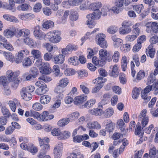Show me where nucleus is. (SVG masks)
Instances as JSON below:
<instances>
[{
  "label": "nucleus",
  "mask_w": 158,
  "mask_h": 158,
  "mask_svg": "<svg viewBox=\"0 0 158 158\" xmlns=\"http://www.w3.org/2000/svg\"><path fill=\"white\" fill-rule=\"evenodd\" d=\"M146 54L148 56L151 58H153L155 54V49L153 48V46L152 44L150 45L146 50Z\"/></svg>",
  "instance_id": "dca6fc26"
},
{
  "label": "nucleus",
  "mask_w": 158,
  "mask_h": 158,
  "mask_svg": "<svg viewBox=\"0 0 158 158\" xmlns=\"http://www.w3.org/2000/svg\"><path fill=\"white\" fill-rule=\"evenodd\" d=\"M79 116V113L76 111L69 114L67 116L70 121L76 120L78 118Z\"/></svg>",
  "instance_id": "4c0bfd02"
},
{
  "label": "nucleus",
  "mask_w": 158,
  "mask_h": 158,
  "mask_svg": "<svg viewBox=\"0 0 158 158\" xmlns=\"http://www.w3.org/2000/svg\"><path fill=\"white\" fill-rule=\"evenodd\" d=\"M120 54L118 51H115L112 56L113 61L115 63L117 62L119 59Z\"/></svg>",
  "instance_id": "8fccbe9b"
},
{
  "label": "nucleus",
  "mask_w": 158,
  "mask_h": 158,
  "mask_svg": "<svg viewBox=\"0 0 158 158\" xmlns=\"http://www.w3.org/2000/svg\"><path fill=\"white\" fill-rule=\"evenodd\" d=\"M1 111L3 115H5V117H9L11 115L9 111L5 106L2 107Z\"/></svg>",
  "instance_id": "e2e57ef3"
},
{
  "label": "nucleus",
  "mask_w": 158,
  "mask_h": 158,
  "mask_svg": "<svg viewBox=\"0 0 158 158\" xmlns=\"http://www.w3.org/2000/svg\"><path fill=\"white\" fill-rule=\"evenodd\" d=\"M146 31L153 34H158V23L156 22H150L145 24Z\"/></svg>",
  "instance_id": "20e7f679"
},
{
  "label": "nucleus",
  "mask_w": 158,
  "mask_h": 158,
  "mask_svg": "<svg viewBox=\"0 0 158 158\" xmlns=\"http://www.w3.org/2000/svg\"><path fill=\"white\" fill-rule=\"evenodd\" d=\"M8 104L10 107L13 112H15L17 106H20V103L16 98L14 99L13 100L10 101L9 102Z\"/></svg>",
  "instance_id": "ddd939ff"
},
{
  "label": "nucleus",
  "mask_w": 158,
  "mask_h": 158,
  "mask_svg": "<svg viewBox=\"0 0 158 158\" xmlns=\"http://www.w3.org/2000/svg\"><path fill=\"white\" fill-rule=\"evenodd\" d=\"M69 14V11L68 10L65 11L64 13L63 16L62 17L60 21L59 22L60 23H64L66 21L67 17Z\"/></svg>",
  "instance_id": "13d9d810"
},
{
  "label": "nucleus",
  "mask_w": 158,
  "mask_h": 158,
  "mask_svg": "<svg viewBox=\"0 0 158 158\" xmlns=\"http://www.w3.org/2000/svg\"><path fill=\"white\" fill-rule=\"evenodd\" d=\"M32 108L35 110L40 111L42 109L43 106L40 103L36 102L33 105Z\"/></svg>",
  "instance_id": "69168bd1"
},
{
  "label": "nucleus",
  "mask_w": 158,
  "mask_h": 158,
  "mask_svg": "<svg viewBox=\"0 0 158 158\" xmlns=\"http://www.w3.org/2000/svg\"><path fill=\"white\" fill-rule=\"evenodd\" d=\"M61 33L58 30H53L47 33L45 36L49 41L53 43H58L61 40L60 35Z\"/></svg>",
  "instance_id": "f03ea898"
},
{
  "label": "nucleus",
  "mask_w": 158,
  "mask_h": 158,
  "mask_svg": "<svg viewBox=\"0 0 158 158\" xmlns=\"http://www.w3.org/2000/svg\"><path fill=\"white\" fill-rule=\"evenodd\" d=\"M105 82V79L102 77H98L93 80V82L97 84V86L94 87L92 90V93L93 94L96 93L98 92L103 86L102 84Z\"/></svg>",
  "instance_id": "6e6552de"
},
{
  "label": "nucleus",
  "mask_w": 158,
  "mask_h": 158,
  "mask_svg": "<svg viewBox=\"0 0 158 158\" xmlns=\"http://www.w3.org/2000/svg\"><path fill=\"white\" fill-rule=\"evenodd\" d=\"M48 90L46 85L38 88L35 90V93L38 95H42L44 94Z\"/></svg>",
  "instance_id": "5701e85b"
},
{
  "label": "nucleus",
  "mask_w": 158,
  "mask_h": 158,
  "mask_svg": "<svg viewBox=\"0 0 158 158\" xmlns=\"http://www.w3.org/2000/svg\"><path fill=\"white\" fill-rule=\"evenodd\" d=\"M141 89V88L137 87H135L133 89L132 93V96L133 99H135L138 98Z\"/></svg>",
  "instance_id": "72a5a7b5"
},
{
  "label": "nucleus",
  "mask_w": 158,
  "mask_h": 158,
  "mask_svg": "<svg viewBox=\"0 0 158 158\" xmlns=\"http://www.w3.org/2000/svg\"><path fill=\"white\" fill-rule=\"evenodd\" d=\"M87 126L88 128L91 129H98L101 127L100 125L96 121L88 123Z\"/></svg>",
  "instance_id": "c756f323"
},
{
  "label": "nucleus",
  "mask_w": 158,
  "mask_h": 158,
  "mask_svg": "<svg viewBox=\"0 0 158 158\" xmlns=\"http://www.w3.org/2000/svg\"><path fill=\"white\" fill-rule=\"evenodd\" d=\"M147 110L143 109L141 111L138 117V121L141 122V124L143 128L148 124L149 122V117L147 115Z\"/></svg>",
  "instance_id": "39448f33"
},
{
  "label": "nucleus",
  "mask_w": 158,
  "mask_h": 158,
  "mask_svg": "<svg viewBox=\"0 0 158 158\" xmlns=\"http://www.w3.org/2000/svg\"><path fill=\"white\" fill-rule=\"evenodd\" d=\"M69 122L68 117L64 118L60 120L57 123V124L59 126L63 127L68 124Z\"/></svg>",
  "instance_id": "e433bc0d"
},
{
  "label": "nucleus",
  "mask_w": 158,
  "mask_h": 158,
  "mask_svg": "<svg viewBox=\"0 0 158 158\" xmlns=\"http://www.w3.org/2000/svg\"><path fill=\"white\" fill-rule=\"evenodd\" d=\"M88 112L92 115H95L96 116L101 115L103 113L102 109L100 108L89 110Z\"/></svg>",
  "instance_id": "c85d7f7f"
},
{
  "label": "nucleus",
  "mask_w": 158,
  "mask_h": 158,
  "mask_svg": "<svg viewBox=\"0 0 158 158\" xmlns=\"http://www.w3.org/2000/svg\"><path fill=\"white\" fill-rule=\"evenodd\" d=\"M105 123H108L106 125V129L107 131L110 133L112 132L114 127V124L112 123L110 120H107L105 121Z\"/></svg>",
  "instance_id": "393cba45"
},
{
  "label": "nucleus",
  "mask_w": 158,
  "mask_h": 158,
  "mask_svg": "<svg viewBox=\"0 0 158 158\" xmlns=\"http://www.w3.org/2000/svg\"><path fill=\"white\" fill-rule=\"evenodd\" d=\"M1 53L8 61L11 62L15 61L14 56L11 52H9L2 51Z\"/></svg>",
  "instance_id": "a211bd4d"
},
{
  "label": "nucleus",
  "mask_w": 158,
  "mask_h": 158,
  "mask_svg": "<svg viewBox=\"0 0 158 158\" xmlns=\"http://www.w3.org/2000/svg\"><path fill=\"white\" fill-rule=\"evenodd\" d=\"M31 54L34 58L35 59H41L42 57L41 52L38 50L32 49L31 52Z\"/></svg>",
  "instance_id": "bb28decb"
},
{
  "label": "nucleus",
  "mask_w": 158,
  "mask_h": 158,
  "mask_svg": "<svg viewBox=\"0 0 158 158\" xmlns=\"http://www.w3.org/2000/svg\"><path fill=\"white\" fill-rule=\"evenodd\" d=\"M22 79L21 78H17L14 81H10L11 82V87L14 89H16L18 86L19 84L21 81Z\"/></svg>",
  "instance_id": "6e6d98bb"
},
{
  "label": "nucleus",
  "mask_w": 158,
  "mask_h": 158,
  "mask_svg": "<svg viewBox=\"0 0 158 158\" xmlns=\"http://www.w3.org/2000/svg\"><path fill=\"white\" fill-rule=\"evenodd\" d=\"M111 39L114 42V46L115 48H118L123 43V40L120 39L116 38L115 35L112 36Z\"/></svg>",
  "instance_id": "4be33fe9"
},
{
  "label": "nucleus",
  "mask_w": 158,
  "mask_h": 158,
  "mask_svg": "<svg viewBox=\"0 0 158 158\" xmlns=\"http://www.w3.org/2000/svg\"><path fill=\"white\" fill-rule=\"evenodd\" d=\"M87 99V96L83 95L76 97L75 98L74 104L76 105L80 104L83 103Z\"/></svg>",
  "instance_id": "6ab92c4d"
},
{
  "label": "nucleus",
  "mask_w": 158,
  "mask_h": 158,
  "mask_svg": "<svg viewBox=\"0 0 158 158\" xmlns=\"http://www.w3.org/2000/svg\"><path fill=\"white\" fill-rule=\"evenodd\" d=\"M141 97L144 100V103H147L151 99V97L150 96H148V93L143 92L141 94Z\"/></svg>",
  "instance_id": "4d7b16f0"
},
{
  "label": "nucleus",
  "mask_w": 158,
  "mask_h": 158,
  "mask_svg": "<svg viewBox=\"0 0 158 158\" xmlns=\"http://www.w3.org/2000/svg\"><path fill=\"white\" fill-rule=\"evenodd\" d=\"M54 23L51 20H47L43 22L42 27L45 29H49L53 27Z\"/></svg>",
  "instance_id": "ea45409f"
},
{
  "label": "nucleus",
  "mask_w": 158,
  "mask_h": 158,
  "mask_svg": "<svg viewBox=\"0 0 158 158\" xmlns=\"http://www.w3.org/2000/svg\"><path fill=\"white\" fill-rule=\"evenodd\" d=\"M42 59L37 60L36 63H39L41 66L39 67L40 72L44 74H48L51 73V68L49 64L47 62H42Z\"/></svg>",
  "instance_id": "423d86ee"
},
{
  "label": "nucleus",
  "mask_w": 158,
  "mask_h": 158,
  "mask_svg": "<svg viewBox=\"0 0 158 158\" xmlns=\"http://www.w3.org/2000/svg\"><path fill=\"white\" fill-rule=\"evenodd\" d=\"M114 111L112 108H108L104 111V116L106 118H109L111 116L114 114Z\"/></svg>",
  "instance_id": "37998d69"
},
{
  "label": "nucleus",
  "mask_w": 158,
  "mask_h": 158,
  "mask_svg": "<svg viewBox=\"0 0 158 158\" xmlns=\"http://www.w3.org/2000/svg\"><path fill=\"white\" fill-rule=\"evenodd\" d=\"M63 148V144L61 143H60L55 146L53 151L62 152Z\"/></svg>",
  "instance_id": "338daca9"
},
{
  "label": "nucleus",
  "mask_w": 158,
  "mask_h": 158,
  "mask_svg": "<svg viewBox=\"0 0 158 158\" xmlns=\"http://www.w3.org/2000/svg\"><path fill=\"white\" fill-rule=\"evenodd\" d=\"M147 84L152 86V87H155V86L158 85V82L154 77H150L148 78Z\"/></svg>",
  "instance_id": "c9c22d12"
},
{
  "label": "nucleus",
  "mask_w": 158,
  "mask_h": 158,
  "mask_svg": "<svg viewBox=\"0 0 158 158\" xmlns=\"http://www.w3.org/2000/svg\"><path fill=\"white\" fill-rule=\"evenodd\" d=\"M69 82L68 79L66 78H64L60 80L59 84L61 87H64L67 85Z\"/></svg>",
  "instance_id": "09e8293b"
},
{
  "label": "nucleus",
  "mask_w": 158,
  "mask_h": 158,
  "mask_svg": "<svg viewBox=\"0 0 158 158\" xmlns=\"http://www.w3.org/2000/svg\"><path fill=\"white\" fill-rule=\"evenodd\" d=\"M40 146L41 150H43L46 152L48 151L50 149V146L47 142L49 141V139L48 138H45L43 139H41L40 138H39Z\"/></svg>",
  "instance_id": "1a4fd4ad"
},
{
  "label": "nucleus",
  "mask_w": 158,
  "mask_h": 158,
  "mask_svg": "<svg viewBox=\"0 0 158 158\" xmlns=\"http://www.w3.org/2000/svg\"><path fill=\"white\" fill-rule=\"evenodd\" d=\"M133 9L138 14H139L142 10L143 9V6L142 4L135 5L133 6Z\"/></svg>",
  "instance_id": "680f3d73"
},
{
  "label": "nucleus",
  "mask_w": 158,
  "mask_h": 158,
  "mask_svg": "<svg viewBox=\"0 0 158 158\" xmlns=\"http://www.w3.org/2000/svg\"><path fill=\"white\" fill-rule=\"evenodd\" d=\"M16 33V29L13 26L10 27L4 30L3 35L7 38H10L13 37Z\"/></svg>",
  "instance_id": "9d476101"
},
{
  "label": "nucleus",
  "mask_w": 158,
  "mask_h": 158,
  "mask_svg": "<svg viewBox=\"0 0 158 158\" xmlns=\"http://www.w3.org/2000/svg\"><path fill=\"white\" fill-rule=\"evenodd\" d=\"M30 34V31L27 29L23 28L20 29L17 34L18 37H27L29 36Z\"/></svg>",
  "instance_id": "4468645a"
},
{
  "label": "nucleus",
  "mask_w": 158,
  "mask_h": 158,
  "mask_svg": "<svg viewBox=\"0 0 158 158\" xmlns=\"http://www.w3.org/2000/svg\"><path fill=\"white\" fill-rule=\"evenodd\" d=\"M108 102V100L102 99L101 101L98 103V108L103 109L105 107V106Z\"/></svg>",
  "instance_id": "0e129e2a"
},
{
  "label": "nucleus",
  "mask_w": 158,
  "mask_h": 158,
  "mask_svg": "<svg viewBox=\"0 0 158 158\" xmlns=\"http://www.w3.org/2000/svg\"><path fill=\"white\" fill-rule=\"evenodd\" d=\"M18 53L24 58V57L29 54V52L27 49L24 48L19 51Z\"/></svg>",
  "instance_id": "bf43d9fd"
},
{
  "label": "nucleus",
  "mask_w": 158,
  "mask_h": 158,
  "mask_svg": "<svg viewBox=\"0 0 158 158\" xmlns=\"http://www.w3.org/2000/svg\"><path fill=\"white\" fill-rule=\"evenodd\" d=\"M120 49L121 51L123 52H128L130 50V45L128 44H123L121 46Z\"/></svg>",
  "instance_id": "5fc2aeb1"
},
{
  "label": "nucleus",
  "mask_w": 158,
  "mask_h": 158,
  "mask_svg": "<svg viewBox=\"0 0 158 158\" xmlns=\"http://www.w3.org/2000/svg\"><path fill=\"white\" fill-rule=\"evenodd\" d=\"M78 58L77 56H73L69 58L68 60V62L70 64L74 65H76L79 64Z\"/></svg>",
  "instance_id": "79ce46f5"
},
{
  "label": "nucleus",
  "mask_w": 158,
  "mask_h": 158,
  "mask_svg": "<svg viewBox=\"0 0 158 158\" xmlns=\"http://www.w3.org/2000/svg\"><path fill=\"white\" fill-rule=\"evenodd\" d=\"M30 6L27 4H23L17 7L18 10L23 11H26L29 9Z\"/></svg>",
  "instance_id": "3c124183"
},
{
  "label": "nucleus",
  "mask_w": 158,
  "mask_h": 158,
  "mask_svg": "<svg viewBox=\"0 0 158 158\" xmlns=\"http://www.w3.org/2000/svg\"><path fill=\"white\" fill-rule=\"evenodd\" d=\"M101 16V13L100 11H94L93 12L87 15L86 18L87 20L86 22L89 27L93 28L95 25L94 21L99 19Z\"/></svg>",
  "instance_id": "f257e3e1"
},
{
  "label": "nucleus",
  "mask_w": 158,
  "mask_h": 158,
  "mask_svg": "<svg viewBox=\"0 0 158 158\" xmlns=\"http://www.w3.org/2000/svg\"><path fill=\"white\" fill-rule=\"evenodd\" d=\"M117 124L121 131H123L125 130V124L123 120L120 119L118 120L117 122Z\"/></svg>",
  "instance_id": "603ef678"
},
{
  "label": "nucleus",
  "mask_w": 158,
  "mask_h": 158,
  "mask_svg": "<svg viewBox=\"0 0 158 158\" xmlns=\"http://www.w3.org/2000/svg\"><path fill=\"white\" fill-rule=\"evenodd\" d=\"M33 58L32 56H29L24 58L23 61V65L24 67H29L34 62Z\"/></svg>",
  "instance_id": "aec40b11"
},
{
  "label": "nucleus",
  "mask_w": 158,
  "mask_h": 158,
  "mask_svg": "<svg viewBox=\"0 0 158 158\" xmlns=\"http://www.w3.org/2000/svg\"><path fill=\"white\" fill-rule=\"evenodd\" d=\"M69 16L70 19L72 21H76L78 17V13L76 11L72 10Z\"/></svg>",
  "instance_id": "49530a36"
},
{
  "label": "nucleus",
  "mask_w": 158,
  "mask_h": 158,
  "mask_svg": "<svg viewBox=\"0 0 158 158\" xmlns=\"http://www.w3.org/2000/svg\"><path fill=\"white\" fill-rule=\"evenodd\" d=\"M128 60L127 57L123 56L121 60V67L123 71H125L127 68V65L128 63Z\"/></svg>",
  "instance_id": "2f4dec72"
},
{
  "label": "nucleus",
  "mask_w": 158,
  "mask_h": 158,
  "mask_svg": "<svg viewBox=\"0 0 158 158\" xmlns=\"http://www.w3.org/2000/svg\"><path fill=\"white\" fill-rule=\"evenodd\" d=\"M117 27L114 26H111L109 27L107 30L108 33L112 34L115 33L117 31Z\"/></svg>",
  "instance_id": "864d4df0"
},
{
  "label": "nucleus",
  "mask_w": 158,
  "mask_h": 158,
  "mask_svg": "<svg viewBox=\"0 0 158 158\" xmlns=\"http://www.w3.org/2000/svg\"><path fill=\"white\" fill-rule=\"evenodd\" d=\"M95 102L96 100L95 99H91L85 103L83 106L85 108H89L92 107Z\"/></svg>",
  "instance_id": "a19ab883"
},
{
  "label": "nucleus",
  "mask_w": 158,
  "mask_h": 158,
  "mask_svg": "<svg viewBox=\"0 0 158 158\" xmlns=\"http://www.w3.org/2000/svg\"><path fill=\"white\" fill-rule=\"evenodd\" d=\"M92 61L93 64L96 65H98L99 66H103L105 64L103 61H102L100 58L99 60L96 56H94L93 57Z\"/></svg>",
  "instance_id": "473e14b6"
},
{
  "label": "nucleus",
  "mask_w": 158,
  "mask_h": 158,
  "mask_svg": "<svg viewBox=\"0 0 158 158\" xmlns=\"http://www.w3.org/2000/svg\"><path fill=\"white\" fill-rule=\"evenodd\" d=\"M43 47L45 48L49 52H51L52 51H55L57 49V48L56 46H53L48 43H45L43 45Z\"/></svg>",
  "instance_id": "7c9ffc66"
},
{
  "label": "nucleus",
  "mask_w": 158,
  "mask_h": 158,
  "mask_svg": "<svg viewBox=\"0 0 158 158\" xmlns=\"http://www.w3.org/2000/svg\"><path fill=\"white\" fill-rule=\"evenodd\" d=\"M33 34L36 39L40 40L43 38L44 35V34L40 30L39 26H36L34 27Z\"/></svg>",
  "instance_id": "f8f14e48"
},
{
  "label": "nucleus",
  "mask_w": 158,
  "mask_h": 158,
  "mask_svg": "<svg viewBox=\"0 0 158 158\" xmlns=\"http://www.w3.org/2000/svg\"><path fill=\"white\" fill-rule=\"evenodd\" d=\"M141 24V23H137L132 26V32L134 34L127 36L125 38L127 41L132 42L137 38L139 34L140 29L139 27Z\"/></svg>",
  "instance_id": "7ed1b4c3"
},
{
  "label": "nucleus",
  "mask_w": 158,
  "mask_h": 158,
  "mask_svg": "<svg viewBox=\"0 0 158 158\" xmlns=\"http://www.w3.org/2000/svg\"><path fill=\"white\" fill-rule=\"evenodd\" d=\"M51 99V98L49 96L44 95L41 97L40 102L42 104H47L49 102Z\"/></svg>",
  "instance_id": "58836bf2"
},
{
  "label": "nucleus",
  "mask_w": 158,
  "mask_h": 158,
  "mask_svg": "<svg viewBox=\"0 0 158 158\" xmlns=\"http://www.w3.org/2000/svg\"><path fill=\"white\" fill-rule=\"evenodd\" d=\"M86 84L82 83L80 86V88L82 91L85 94H88L89 93V90L88 88L86 86Z\"/></svg>",
  "instance_id": "a18cd8bd"
},
{
  "label": "nucleus",
  "mask_w": 158,
  "mask_h": 158,
  "mask_svg": "<svg viewBox=\"0 0 158 158\" xmlns=\"http://www.w3.org/2000/svg\"><path fill=\"white\" fill-rule=\"evenodd\" d=\"M119 73L118 66L117 64H115L113 66L111 73H109V75L113 77H116L118 76Z\"/></svg>",
  "instance_id": "cd10ccee"
},
{
  "label": "nucleus",
  "mask_w": 158,
  "mask_h": 158,
  "mask_svg": "<svg viewBox=\"0 0 158 158\" xmlns=\"http://www.w3.org/2000/svg\"><path fill=\"white\" fill-rule=\"evenodd\" d=\"M54 62L56 64H61L65 60V56L61 54L55 56L53 57Z\"/></svg>",
  "instance_id": "2eb2a0df"
},
{
  "label": "nucleus",
  "mask_w": 158,
  "mask_h": 158,
  "mask_svg": "<svg viewBox=\"0 0 158 158\" xmlns=\"http://www.w3.org/2000/svg\"><path fill=\"white\" fill-rule=\"evenodd\" d=\"M83 0H69V5L71 6H78L82 2Z\"/></svg>",
  "instance_id": "052dcab7"
},
{
  "label": "nucleus",
  "mask_w": 158,
  "mask_h": 158,
  "mask_svg": "<svg viewBox=\"0 0 158 158\" xmlns=\"http://www.w3.org/2000/svg\"><path fill=\"white\" fill-rule=\"evenodd\" d=\"M21 94L23 98L26 101L30 100L32 98V95L30 93L22 89L21 91Z\"/></svg>",
  "instance_id": "b1692460"
},
{
  "label": "nucleus",
  "mask_w": 158,
  "mask_h": 158,
  "mask_svg": "<svg viewBox=\"0 0 158 158\" xmlns=\"http://www.w3.org/2000/svg\"><path fill=\"white\" fill-rule=\"evenodd\" d=\"M105 38L106 35L105 34L100 33L96 35L95 38L97 44L103 48H106L108 46Z\"/></svg>",
  "instance_id": "0eeeda50"
},
{
  "label": "nucleus",
  "mask_w": 158,
  "mask_h": 158,
  "mask_svg": "<svg viewBox=\"0 0 158 158\" xmlns=\"http://www.w3.org/2000/svg\"><path fill=\"white\" fill-rule=\"evenodd\" d=\"M52 134L54 136H59L61 135V132L59 129L55 128L51 131Z\"/></svg>",
  "instance_id": "774afa93"
},
{
  "label": "nucleus",
  "mask_w": 158,
  "mask_h": 158,
  "mask_svg": "<svg viewBox=\"0 0 158 158\" xmlns=\"http://www.w3.org/2000/svg\"><path fill=\"white\" fill-rule=\"evenodd\" d=\"M3 18L8 21H10L15 23L19 22V20L15 16L9 15H4L3 16Z\"/></svg>",
  "instance_id": "a878e982"
},
{
  "label": "nucleus",
  "mask_w": 158,
  "mask_h": 158,
  "mask_svg": "<svg viewBox=\"0 0 158 158\" xmlns=\"http://www.w3.org/2000/svg\"><path fill=\"white\" fill-rule=\"evenodd\" d=\"M8 83L6 77L4 76L0 77V85L3 87L7 86Z\"/></svg>",
  "instance_id": "c03bdc74"
},
{
  "label": "nucleus",
  "mask_w": 158,
  "mask_h": 158,
  "mask_svg": "<svg viewBox=\"0 0 158 158\" xmlns=\"http://www.w3.org/2000/svg\"><path fill=\"white\" fill-rule=\"evenodd\" d=\"M102 6V5L100 2H95L90 4L89 6V9L94 11H99V9Z\"/></svg>",
  "instance_id": "412c9836"
},
{
  "label": "nucleus",
  "mask_w": 158,
  "mask_h": 158,
  "mask_svg": "<svg viewBox=\"0 0 158 158\" xmlns=\"http://www.w3.org/2000/svg\"><path fill=\"white\" fill-rule=\"evenodd\" d=\"M19 71L13 72L12 70H8L6 72V75L9 81H14L17 79V77L19 76Z\"/></svg>",
  "instance_id": "9b49d317"
},
{
  "label": "nucleus",
  "mask_w": 158,
  "mask_h": 158,
  "mask_svg": "<svg viewBox=\"0 0 158 158\" xmlns=\"http://www.w3.org/2000/svg\"><path fill=\"white\" fill-rule=\"evenodd\" d=\"M100 55V58L104 62L105 64L106 60V56L107 55V52L106 50L101 49L99 51Z\"/></svg>",
  "instance_id": "f704fd0d"
},
{
  "label": "nucleus",
  "mask_w": 158,
  "mask_h": 158,
  "mask_svg": "<svg viewBox=\"0 0 158 158\" xmlns=\"http://www.w3.org/2000/svg\"><path fill=\"white\" fill-rule=\"evenodd\" d=\"M70 135V133L68 131H64L62 133H61L60 136L58 137L59 139L62 140L63 139H66L68 138Z\"/></svg>",
  "instance_id": "de8ad7c7"
},
{
  "label": "nucleus",
  "mask_w": 158,
  "mask_h": 158,
  "mask_svg": "<svg viewBox=\"0 0 158 158\" xmlns=\"http://www.w3.org/2000/svg\"><path fill=\"white\" fill-rule=\"evenodd\" d=\"M18 17L22 20H27L34 18L35 15L32 13H23L19 14Z\"/></svg>",
  "instance_id": "f3484780"
}]
</instances>
